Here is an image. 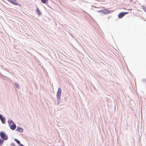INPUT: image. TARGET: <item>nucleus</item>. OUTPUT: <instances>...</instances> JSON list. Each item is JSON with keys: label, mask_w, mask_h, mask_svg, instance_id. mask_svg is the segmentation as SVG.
Returning a JSON list of instances; mask_svg holds the SVG:
<instances>
[{"label": "nucleus", "mask_w": 146, "mask_h": 146, "mask_svg": "<svg viewBox=\"0 0 146 146\" xmlns=\"http://www.w3.org/2000/svg\"><path fill=\"white\" fill-rule=\"evenodd\" d=\"M9 123L10 125V127L12 130H14L16 128V126L14 122L12 121H9Z\"/></svg>", "instance_id": "obj_1"}, {"label": "nucleus", "mask_w": 146, "mask_h": 146, "mask_svg": "<svg viewBox=\"0 0 146 146\" xmlns=\"http://www.w3.org/2000/svg\"><path fill=\"white\" fill-rule=\"evenodd\" d=\"M0 136L4 140H6L8 139L7 136L3 132H1L0 133Z\"/></svg>", "instance_id": "obj_2"}, {"label": "nucleus", "mask_w": 146, "mask_h": 146, "mask_svg": "<svg viewBox=\"0 0 146 146\" xmlns=\"http://www.w3.org/2000/svg\"><path fill=\"white\" fill-rule=\"evenodd\" d=\"M61 93V89L60 88H59L58 90L57 94V98L58 99H60Z\"/></svg>", "instance_id": "obj_3"}, {"label": "nucleus", "mask_w": 146, "mask_h": 146, "mask_svg": "<svg viewBox=\"0 0 146 146\" xmlns=\"http://www.w3.org/2000/svg\"><path fill=\"white\" fill-rule=\"evenodd\" d=\"M128 12H121L118 15V17L119 18H121L123 17L125 15L128 14Z\"/></svg>", "instance_id": "obj_4"}, {"label": "nucleus", "mask_w": 146, "mask_h": 146, "mask_svg": "<svg viewBox=\"0 0 146 146\" xmlns=\"http://www.w3.org/2000/svg\"><path fill=\"white\" fill-rule=\"evenodd\" d=\"M9 2L15 5H18V3L16 0H13V1L11 0H7Z\"/></svg>", "instance_id": "obj_5"}, {"label": "nucleus", "mask_w": 146, "mask_h": 146, "mask_svg": "<svg viewBox=\"0 0 146 146\" xmlns=\"http://www.w3.org/2000/svg\"><path fill=\"white\" fill-rule=\"evenodd\" d=\"M0 119L2 123H5V117H3L2 115L0 114Z\"/></svg>", "instance_id": "obj_6"}, {"label": "nucleus", "mask_w": 146, "mask_h": 146, "mask_svg": "<svg viewBox=\"0 0 146 146\" xmlns=\"http://www.w3.org/2000/svg\"><path fill=\"white\" fill-rule=\"evenodd\" d=\"M16 131L19 132L21 133L23 132V129L20 127H18L16 129Z\"/></svg>", "instance_id": "obj_7"}, {"label": "nucleus", "mask_w": 146, "mask_h": 146, "mask_svg": "<svg viewBox=\"0 0 146 146\" xmlns=\"http://www.w3.org/2000/svg\"><path fill=\"white\" fill-rule=\"evenodd\" d=\"M103 12L104 13V14L106 15L110 13V11L109 10H104Z\"/></svg>", "instance_id": "obj_8"}, {"label": "nucleus", "mask_w": 146, "mask_h": 146, "mask_svg": "<svg viewBox=\"0 0 146 146\" xmlns=\"http://www.w3.org/2000/svg\"><path fill=\"white\" fill-rule=\"evenodd\" d=\"M14 140L18 144H20V145H19L20 146H25L24 145H22V144H20V141H19L18 140H17V139H14Z\"/></svg>", "instance_id": "obj_9"}, {"label": "nucleus", "mask_w": 146, "mask_h": 146, "mask_svg": "<svg viewBox=\"0 0 146 146\" xmlns=\"http://www.w3.org/2000/svg\"><path fill=\"white\" fill-rule=\"evenodd\" d=\"M36 11L38 15H41V13L38 8H37V9L36 10Z\"/></svg>", "instance_id": "obj_10"}, {"label": "nucleus", "mask_w": 146, "mask_h": 146, "mask_svg": "<svg viewBox=\"0 0 146 146\" xmlns=\"http://www.w3.org/2000/svg\"><path fill=\"white\" fill-rule=\"evenodd\" d=\"M41 2L43 3H46L48 1V0H41Z\"/></svg>", "instance_id": "obj_11"}, {"label": "nucleus", "mask_w": 146, "mask_h": 146, "mask_svg": "<svg viewBox=\"0 0 146 146\" xmlns=\"http://www.w3.org/2000/svg\"><path fill=\"white\" fill-rule=\"evenodd\" d=\"M4 142V141L0 138V145H1Z\"/></svg>", "instance_id": "obj_12"}, {"label": "nucleus", "mask_w": 146, "mask_h": 146, "mask_svg": "<svg viewBox=\"0 0 146 146\" xmlns=\"http://www.w3.org/2000/svg\"><path fill=\"white\" fill-rule=\"evenodd\" d=\"M104 11V10H102L98 11V12H100L102 14H104V13L103 12Z\"/></svg>", "instance_id": "obj_13"}]
</instances>
